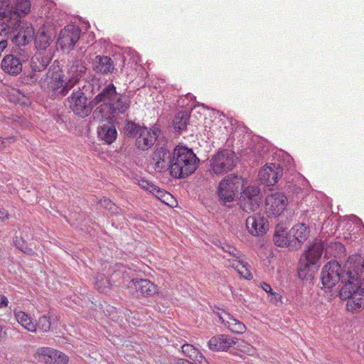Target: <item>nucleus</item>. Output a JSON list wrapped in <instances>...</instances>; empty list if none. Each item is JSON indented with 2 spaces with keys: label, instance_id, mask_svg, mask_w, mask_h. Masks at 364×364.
<instances>
[{
  "label": "nucleus",
  "instance_id": "obj_1",
  "mask_svg": "<svg viewBox=\"0 0 364 364\" xmlns=\"http://www.w3.org/2000/svg\"><path fill=\"white\" fill-rule=\"evenodd\" d=\"M364 259L360 255H353L348 257L342 269L336 261L328 262L323 267L321 279L325 288L333 287L339 281L343 284L339 296L347 300L346 308L349 311H358L364 306V287L361 284Z\"/></svg>",
  "mask_w": 364,
  "mask_h": 364
},
{
  "label": "nucleus",
  "instance_id": "obj_2",
  "mask_svg": "<svg viewBox=\"0 0 364 364\" xmlns=\"http://www.w3.org/2000/svg\"><path fill=\"white\" fill-rule=\"evenodd\" d=\"M85 71V63L80 60H75L70 65L66 77L59 66L53 65L40 82L42 87L53 92V96L63 97L77 84Z\"/></svg>",
  "mask_w": 364,
  "mask_h": 364
},
{
  "label": "nucleus",
  "instance_id": "obj_3",
  "mask_svg": "<svg viewBox=\"0 0 364 364\" xmlns=\"http://www.w3.org/2000/svg\"><path fill=\"white\" fill-rule=\"evenodd\" d=\"M343 248V246L339 242L331 243L330 245L321 241L315 242L309 247L304 255L300 259L298 267L299 277L304 279L312 276L324 250L326 255L336 257V253L333 250L342 251Z\"/></svg>",
  "mask_w": 364,
  "mask_h": 364
},
{
  "label": "nucleus",
  "instance_id": "obj_4",
  "mask_svg": "<svg viewBox=\"0 0 364 364\" xmlns=\"http://www.w3.org/2000/svg\"><path fill=\"white\" fill-rule=\"evenodd\" d=\"M198 162L192 149L176 146L173 150L171 176L176 178H186L196 170Z\"/></svg>",
  "mask_w": 364,
  "mask_h": 364
},
{
  "label": "nucleus",
  "instance_id": "obj_5",
  "mask_svg": "<svg viewBox=\"0 0 364 364\" xmlns=\"http://www.w3.org/2000/svg\"><path fill=\"white\" fill-rule=\"evenodd\" d=\"M2 28L8 32L9 39L16 46L14 48H26L34 38V28L32 24L25 21H7Z\"/></svg>",
  "mask_w": 364,
  "mask_h": 364
},
{
  "label": "nucleus",
  "instance_id": "obj_6",
  "mask_svg": "<svg viewBox=\"0 0 364 364\" xmlns=\"http://www.w3.org/2000/svg\"><path fill=\"white\" fill-rule=\"evenodd\" d=\"M234 151L223 149L213 155L210 159V172L213 176H222L231 171L237 164Z\"/></svg>",
  "mask_w": 364,
  "mask_h": 364
},
{
  "label": "nucleus",
  "instance_id": "obj_7",
  "mask_svg": "<svg viewBox=\"0 0 364 364\" xmlns=\"http://www.w3.org/2000/svg\"><path fill=\"white\" fill-rule=\"evenodd\" d=\"M67 100L69 108L76 116L81 118L89 116L95 107L90 92H85L80 87L74 90Z\"/></svg>",
  "mask_w": 364,
  "mask_h": 364
},
{
  "label": "nucleus",
  "instance_id": "obj_8",
  "mask_svg": "<svg viewBox=\"0 0 364 364\" xmlns=\"http://www.w3.org/2000/svg\"><path fill=\"white\" fill-rule=\"evenodd\" d=\"M129 106V100L125 95L117 93V97L111 102L99 105L93 111L92 116L94 119L106 118L112 119L114 114L125 113Z\"/></svg>",
  "mask_w": 364,
  "mask_h": 364
},
{
  "label": "nucleus",
  "instance_id": "obj_9",
  "mask_svg": "<svg viewBox=\"0 0 364 364\" xmlns=\"http://www.w3.org/2000/svg\"><path fill=\"white\" fill-rule=\"evenodd\" d=\"M244 180L237 174H230L224 177L218 184V196L223 203L232 202L236 195L242 190Z\"/></svg>",
  "mask_w": 364,
  "mask_h": 364
},
{
  "label": "nucleus",
  "instance_id": "obj_10",
  "mask_svg": "<svg viewBox=\"0 0 364 364\" xmlns=\"http://www.w3.org/2000/svg\"><path fill=\"white\" fill-rule=\"evenodd\" d=\"M30 57L29 51L26 48H14L12 53L4 57L1 66L2 70L11 75L16 76L21 73L23 63Z\"/></svg>",
  "mask_w": 364,
  "mask_h": 364
},
{
  "label": "nucleus",
  "instance_id": "obj_11",
  "mask_svg": "<svg viewBox=\"0 0 364 364\" xmlns=\"http://www.w3.org/2000/svg\"><path fill=\"white\" fill-rule=\"evenodd\" d=\"M173 151L171 152L168 143L162 145L157 144V148L154 152L150 165L155 171L163 173L169 170L171 174Z\"/></svg>",
  "mask_w": 364,
  "mask_h": 364
},
{
  "label": "nucleus",
  "instance_id": "obj_12",
  "mask_svg": "<svg viewBox=\"0 0 364 364\" xmlns=\"http://www.w3.org/2000/svg\"><path fill=\"white\" fill-rule=\"evenodd\" d=\"M5 2L4 1L3 4ZM31 11V2L29 0H14L13 6L2 4L0 6V16L7 21H21L19 18L25 16Z\"/></svg>",
  "mask_w": 364,
  "mask_h": 364
},
{
  "label": "nucleus",
  "instance_id": "obj_13",
  "mask_svg": "<svg viewBox=\"0 0 364 364\" xmlns=\"http://www.w3.org/2000/svg\"><path fill=\"white\" fill-rule=\"evenodd\" d=\"M262 200L260 189L255 186H250L243 189L240 197V208L246 213L257 211Z\"/></svg>",
  "mask_w": 364,
  "mask_h": 364
},
{
  "label": "nucleus",
  "instance_id": "obj_14",
  "mask_svg": "<svg viewBox=\"0 0 364 364\" xmlns=\"http://www.w3.org/2000/svg\"><path fill=\"white\" fill-rule=\"evenodd\" d=\"M51 60V55L48 53L45 55L42 53H36L31 60V71L24 77V81L28 84L36 83L38 80V73L46 69Z\"/></svg>",
  "mask_w": 364,
  "mask_h": 364
},
{
  "label": "nucleus",
  "instance_id": "obj_15",
  "mask_svg": "<svg viewBox=\"0 0 364 364\" xmlns=\"http://www.w3.org/2000/svg\"><path fill=\"white\" fill-rule=\"evenodd\" d=\"M287 198L282 193L267 196L265 200V212L269 218L278 217L285 210Z\"/></svg>",
  "mask_w": 364,
  "mask_h": 364
},
{
  "label": "nucleus",
  "instance_id": "obj_16",
  "mask_svg": "<svg viewBox=\"0 0 364 364\" xmlns=\"http://www.w3.org/2000/svg\"><path fill=\"white\" fill-rule=\"evenodd\" d=\"M80 36V29L73 25H68L60 31L57 45L60 46L63 51L70 50Z\"/></svg>",
  "mask_w": 364,
  "mask_h": 364
},
{
  "label": "nucleus",
  "instance_id": "obj_17",
  "mask_svg": "<svg viewBox=\"0 0 364 364\" xmlns=\"http://www.w3.org/2000/svg\"><path fill=\"white\" fill-rule=\"evenodd\" d=\"M35 358L46 364H67L68 362L66 355L48 347L38 348L35 353Z\"/></svg>",
  "mask_w": 364,
  "mask_h": 364
},
{
  "label": "nucleus",
  "instance_id": "obj_18",
  "mask_svg": "<svg viewBox=\"0 0 364 364\" xmlns=\"http://www.w3.org/2000/svg\"><path fill=\"white\" fill-rule=\"evenodd\" d=\"M161 130L157 125H154L150 129L144 127L136 138V146L141 150H148L154 144Z\"/></svg>",
  "mask_w": 364,
  "mask_h": 364
},
{
  "label": "nucleus",
  "instance_id": "obj_19",
  "mask_svg": "<svg viewBox=\"0 0 364 364\" xmlns=\"http://www.w3.org/2000/svg\"><path fill=\"white\" fill-rule=\"evenodd\" d=\"M283 175V169L277 163L264 166L259 172L258 176L262 183L267 186H274Z\"/></svg>",
  "mask_w": 364,
  "mask_h": 364
},
{
  "label": "nucleus",
  "instance_id": "obj_20",
  "mask_svg": "<svg viewBox=\"0 0 364 364\" xmlns=\"http://www.w3.org/2000/svg\"><path fill=\"white\" fill-rule=\"evenodd\" d=\"M55 34L53 32L46 31L44 28H40L33 38L35 47L37 49L36 53H42L45 55L49 53L51 55L50 44L53 42Z\"/></svg>",
  "mask_w": 364,
  "mask_h": 364
},
{
  "label": "nucleus",
  "instance_id": "obj_21",
  "mask_svg": "<svg viewBox=\"0 0 364 364\" xmlns=\"http://www.w3.org/2000/svg\"><path fill=\"white\" fill-rule=\"evenodd\" d=\"M269 224L267 219L258 214H254L246 219V228L253 236H262L268 230Z\"/></svg>",
  "mask_w": 364,
  "mask_h": 364
},
{
  "label": "nucleus",
  "instance_id": "obj_22",
  "mask_svg": "<svg viewBox=\"0 0 364 364\" xmlns=\"http://www.w3.org/2000/svg\"><path fill=\"white\" fill-rule=\"evenodd\" d=\"M127 288L134 294V291L139 292L142 296H151L156 293V286L148 279H136L131 280Z\"/></svg>",
  "mask_w": 364,
  "mask_h": 364
},
{
  "label": "nucleus",
  "instance_id": "obj_23",
  "mask_svg": "<svg viewBox=\"0 0 364 364\" xmlns=\"http://www.w3.org/2000/svg\"><path fill=\"white\" fill-rule=\"evenodd\" d=\"M239 340L228 335H218L210 338L208 347L212 350H228L230 347L237 345Z\"/></svg>",
  "mask_w": 364,
  "mask_h": 364
},
{
  "label": "nucleus",
  "instance_id": "obj_24",
  "mask_svg": "<svg viewBox=\"0 0 364 364\" xmlns=\"http://www.w3.org/2000/svg\"><path fill=\"white\" fill-rule=\"evenodd\" d=\"M92 68L97 73H112L114 69V62L107 55H97L92 60Z\"/></svg>",
  "mask_w": 364,
  "mask_h": 364
},
{
  "label": "nucleus",
  "instance_id": "obj_25",
  "mask_svg": "<svg viewBox=\"0 0 364 364\" xmlns=\"http://www.w3.org/2000/svg\"><path fill=\"white\" fill-rule=\"evenodd\" d=\"M289 232L291 241L296 243L294 250L300 247L301 245L306 240L309 235V229L304 223L295 225Z\"/></svg>",
  "mask_w": 364,
  "mask_h": 364
},
{
  "label": "nucleus",
  "instance_id": "obj_26",
  "mask_svg": "<svg viewBox=\"0 0 364 364\" xmlns=\"http://www.w3.org/2000/svg\"><path fill=\"white\" fill-rule=\"evenodd\" d=\"M117 97L116 87L112 83L105 85L102 90L92 99L95 106L98 104H108Z\"/></svg>",
  "mask_w": 364,
  "mask_h": 364
},
{
  "label": "nucleus",
  "instance_id": "obj_27",
  "mask_svg": "<svg viewBox=\"0 0 364 364\" xmlns=\"http://www.w3.org/2000/svg\"><path fill=\"white\" fill-rule=\"evenodd\" d=\"M97 134L99 138L108 144H112L117 136V129L109 120L105 121L98 127Z\"/></svg>",
  "mask_w": 364,
  "mask_h": 364
},
{
  "label": "nucleus",
  "instance_id": "obj_28",
  "mask_svg": "<svg viewBox=\"0 0 364 364\" xmlns=\"http://www.w3.org/2000/svg\"><path fill=\"white\" fill-rule=\"evenodd\" d=\"M14 316L19 324L26 330L35 332L36 331V324L32 321L31 318L22 311H14Z\"/></svg>",
  "mask_w": 364,
  "mask_h": 364
},
{
  "label": "nucleus",
  "instance_id": "obj_29",
  "mask_svg": "<svg viewBox=\"0 0 364 364\" xmlns=\"http://www.w3.org/2000/svg\"><path fill=\"white\" fill-rule=\"evenodd\" d=\"M227 316L228 319H225L223 317L220 318L222 319L223 323L227 326L230 331L235 333H242L245 331L246 326L245 324H243V323L239 321L230 314H227Z\"/></svg>",
  "mask_w": 364,
  "mask_h": 364
},
{
  "label": "nucleus",
  "instance_id": "obj_30",
  "mask_svg": "<svg viewBox=\"0 0 364 364\" xmlns=\"http://www.w3.org/2000/svg\"><path fill=\"white\" fill-rule=\"evenodd\" d=\"M189 115L185 112H178L173 119V127L176 132L181 133L186 129Z\"/></svg>",
  "mask_w": 364,
  "mask_h": 364
},
{
  "label": "nucleus",
  "instance_id": "obj_31",
  "mask_svg": "<svg viewBox=\"0 0 364 364\" xmlns=\"http://www.w3.org/2000/svg\"><path fill=\"white\" fill-rule=\"evenodd\" d=\"M229 266L235 269L242 277L247 279H252V275L247 268V263L244 262L242 257L237 260H233L229 264Z\"/></svg>",
  "mask_w": 364,
  "mask_h": 364
},
{
  "label": "nucleus",
  "instance_id": "obj_32",
  "mask_svg": "<svg viewBox=\"0 0 364 364\" xmlns=\"http://www.w3.org/2000/svg\"><path fill=\"white\" fill-rule=\"evenodd\" d=\"M274 244L278 247H287L289 249L294 250L295 244L291 241L289 232L282 233V235H274Z\"/></svg>",
  "mask_w": 364,
  "mask_h": 364
},
{
  "label": "nucleus",
  "instance_id": "obj_33",
  "mask_svg": "<svg viewBox=\"0 0 364 364\" xmlns=\"http://www.w3.org/2000/svg\"><path fill=\"white\" fill-rule=\"evenodd\" d=\"M102 82L99 78L93 77L90 81H86L85 84L80 87L85 92H90L92 96L101 89Z\"/></svg>",
  "mask_w": 364,
  "mask_h": 364
},
{
  "label": "nucleus",
  "instance_id": "obj_34",
  "mask_svg": "<svg viewBox=\"0 0 364 364\" xmlns=\"http://www.w3.org/2000/svg\"><path fill=\"white\" fill-rule=\"evenodd\" d=\"M10 101L23 106H28L31 104L30 99L19 90H14L10 95Z\"/></svg>",
  "mask_w": 364,
  "mask_h": 364
},
{
  "label": "nucleus",
  "instance_id": "obj_35",
  "mask_svg": "<svg viewBox=\"0 0 364 364\" xmlns=\"http://www.w3.org/2000/svg\"><path fill=\"white\" fill-rule=\"evenodd\" d=\"M222 248H223V250L230 256V258L228 257L227 256L223 257L230 263H231L233 260H237V259L242 257V254L239 250H237L235 247H234L231 245H225Z\"/></svg>",
  "mask_w": 364,
  "mask_h": 364
},
{
  "label": "nucleus",
  "instance_id": "obj_36",
  "mask_svg": "<svg viewBox=\"0 0 364 364\" xmlns=\"http://www.w3.org/2000/svg\"><path fill=\"white\" fill-rule=\"evenodd\" d=\"M111 286L110 280L105 274H98L96 277L95 287L101 292H105Z\"/></svg>",
  "mask_w": 364,
  "mask_h": 364
},
{
  "label": "nucleus",
  "instance_id": "obj_37",
  "mask_svg": "<svg viewBox=\"0 0 364 364\" xmlns=\"http://www.w3.org/2000/svg\"><path fill=\"white\" fill-rule=\"evenodd\" d=\"M143 128L134 122H127L124 127V134L128 137H135L140 134L141 129Z\"/></svg>",
  "mask_w": 364,
  "mask_h": 364
},
{
  "label": "nucleus",
  "instance_id": "obj_38",
  "mask_svg": "<svg viewBox=\"0 0 364 364\" xmlns=\"http://www.w3.org/2000/svg\"><path fill=\"white\" fill-rule=\"evenodd\" d=\"M198 350L193 345L188 343H184L181 346V352L191 360L196 358Z\"/></svg>",
  "mask_w": 364,
  "mask_h": 364
},
{
  "label": "nucleus",
  "instance_id": "obj_39",
  "mask_svg": "<svg viewBox=\"0 0 364 364\" xmlns=\"http://www.w3.org/2000/svg\"><path fill=\"white\" fill-rule=\"evenodd\" d=\"M36 324L39 329L43 332L49 331L51 326L50 318L47 316H42L39 318L38 322Z\"/></svg>",
  "mask_w": 364,
  "mask_h": 364
},
{
  "label": "nucleus",
  "instance_id": "obj_40",
  "mask_svg": "<svg viewBox=\"0 0 364 364\" xmlns=\"http://www.w3.org/2000/svg\"><path fill=\"white\" fill-rule=\"evenodd\" d=\"M9 36L6 28H1L0 31V57L3 51L8 46Z\"/></svg>",
  "mask_w": 364,
  "mask_h": 364
},
{
  "label": "nucleus",
  "instance_id": "obj_41",
  "mask_svg": "<svg viewBox=\"0 0 364 364\" xmlns=\"http://www.w3.org/2000/svg\"><path fill=\"white\" fill-rule=\"evenodd\" d=\"M99 203L101 207L108 209L112 213H118V208L109 200L107 198L100 199Z\"/></svg>",
  "mask_w": 364,
  "mask_h": 364
},
{
  "label": "nucleus",
  "instance_id": "obj_42",
  "mask_svg": "<svg viewBox=\"0 0 364 364\" xmlns=\"http://www.w3.org/2000/svg\"><path fill=\"white\" fill-rule=\"evenodd\" d=\"M14 242L15 246L21 251L28 255H31L33 253V250L31 248H28L26 245H25L23 240L21 238L16 237Z\"/></svg>",
  "mask_w": 364,
  "mask_h": 364
},
{
  "label": "nucleus",
  "instance_id": "obj_43",
  "mask_svg": "<svg viewBox=\"0 0 364 364\" xmlns=\"http://www.w3.org/2000/svg\"><path fill=\"white\" fill-rule=\"evenodd\" d=\"M237 348H240L242 351L246 352L249 355H253L255 352V350L252 346L247 344L244 341L238 343Z\"/></svg>",
  "mask_w": 364,
  "mask_h": 364
},
{
  "label": "nucleus",
  "instance_id": "obj_44",
  "mask_svg": "<svg viewBox=\"0 0 364 364\" xmlns=\"http://www.w3.org/2000/svg\"><path fill=\"white\" fill-rule=\"evenodd\" d=\"M192 360L198 363V364H209L208 361L205 359L204 355L199 352V350L197 351L196 358H193Z\"/></svg>",
  "mask_w": 364,
  "mask_h": 364
},
{
  "label": "nucleus",
  "instance_id": "obj_45",
  "mask_svg": "<svg viewBox=\"0 0 364 364\" xmlns=\"http://www.w3.org/2000/svg\"><path fill=\"white\" fill-rule=\"evenodd\" d=\"M9 301L5 296L0 295V309L8 306Z\"/></svg>",
  "mask_w": 364,
  "mask_h": 364
},
{
  "label": "nucleus",
  "instance_id": "obj_46",
  "mask_svg": "<svg viewBox=\"0 0 364 364\" xmlns=\"http://www.w3.org/2000/svg\"><path fill=\"white\" fill-rule=\"evenodd\" d=\"M261 287L264 291L269 294L273 292L272 287L267 283L262 282L261 284Z\"/></svg>",
  "mask_w": 364,
  "mask_h": 364
},
{
  "label": "nucleus",
  "instance_id": "obj_47",
  "mask_svg": "<svg viewBox=\"0 0 364 364\" xmlns=\"http://www.w3.org/2000/svg\"><path fill=\"white\" fill-rule=\"evenodd\" d=\"M270 296H271L270 301H271L272 302H273L274 304H277V303L279 301V299H280L279 295L277 293H276V292H274V291H273V292L270 294Z\"/></svg>",
  "mask_w": 364,
  "mask_h": 364
},
{
  "label": "nucleus",
  "instance_id": "obj_48",
  "mask_svg": "<svg viewBox=\"0 0 364 364\" xmlns=\"http://www.w3.org/2000/svg\"><path fill=\"white\" fill-rule=\"evenodd\" d=\"M9 218V214L4 209H0V220H4Z\"/></svg>",
  "mask_w": 364,
  "mask_h": 364
},
{
  "label": "nucleus",
  "instance_id": "obj_49",
  "mask_svg": "<svg viewBox=\"0 0 364 364\" xmlns=\"http://www.w3.org/2000/svg\"><path fill=\"white\" fill-rule=\"evenodd\" d=\"M282 233H287L285 232L284 228H283L282 227H281L279 225H277L276 227V230H275V233L274 234L282 235Z\"/></svg>",
  "mask_w": 364,
  "mask_h": 364
},
{
  "label": "nucleus",
  "instance_id": "obj_50",
  "mask_svg": "<svg viewBox=\"0 0 364 364\" xmlns=\"http://www.w3.org/2000/svg\"><path fill=\"white\" fill-rule=\"evenodd\" d=\"M2 140H4L6 141V146L8 144L13 143L15 141V138L14 136H9L6 138H2Z\"/></svg>",
  "mask_w": 364,
  "mask_h": 364
},
{
  "label": "nucleus",
  "instance_id": "obj_51",
  "mask_svg": "<svg viewBox=\"0 0 364 364\" xmlns=\"http://www.w3.org/2000/svg\"><path fill=\"white\" fill-rule=\"evenodd\" d=\"M6 148V141L2 140V138H0V150H2Z\"/></svg>",
  "mask_w": 364,
  "mask_h": 364
},
{
  "label": "nucleus",
  "instance_id": "obj_52",
  "mask_svg": "<svg viewBox=\"0 0 364 364\" xmlns=\"http://www.w3.org/2000/svg\"><path fill=\"white\" fill-rule=\"evenodd\" d=\"M6 331L4 330V327L0 326V338H4L6 336Z\"/></svg>",
  "mask_w": 364,
  "mask_h": 364
}]
</instances>
